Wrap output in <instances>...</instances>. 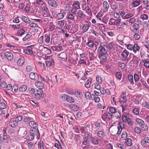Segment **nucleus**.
<instances>
[{"instance_id": "obj_1", "label": "nucleus", "mask_w": 149, "mask_h": 149, "mask_svg": "<svg viewBox=\"0 0 149 149\" xmlns=\"http://www.w3.org/2000/svg\"><path fill=\"white\" fill-rule=\"evenodd\" d=\"M106 44V42L102 43L100 44L99 48L97 50L99 54L101 56L105 55L107 53V51L104 47Z\"/></svg>"}, {"instance_id": "obj_2", "label": "nucleus", "mask_w": 149, "mask_h": 149, "mask_svg": "<svg viewBox=\"0 0 149 149\" xmlns=\"http://www.w3.org/2000/svg\"><path fill=\"white\" fill-rule=\"evenodd\" d=\"M129 114L128 113L125 112L122 114V119L124 123H127L129 125H131L132 124V122L129 117Z\"/></svg>"}, {"instance_id": "obj_3", "label": "nucleus", "mask_w": 149, "mask_h": 149, "mask_svg": "<svg viewBox=\"0 0 149 149\" xmlns=\"http://www.w3.org/2000/svg\"><path fill=\"white\" fill-rule=\"evenodd\" d=\"M133 27L134 28L133 32L135 33L133 36L134 37L139 36L140 37V36L139 35V30L140 28L139 25L137 24L134 23L133 25Z\"/></svg>"}, {"instance_id": "obj_4", "label": "nucleus", "mask_w": 149, "mask_h": 149, "mask_svg": "<svg viewBox=\"0 0 149 149\" xmlns=\"http://www.w3.org/2000/svg\"><path fill=\"white\" fill-rule=\"evenodd\" d=\"M40 48L42 50V52L45 55L50 54H51L52 52L51 49L47 47L41 46Z\"/></svg>"}, {"instance_id": "obj_5", "label": "nucleus", "mask_w": 149, "mask_h": 149, "mask_svg": "<svg viewBox=\"0 0 149 149\" xmlns=\"http://www.w3.org/2000/svg\"><path fill=\"white\" fill-rule=\"evenodd\" d=\"M30 133L34 136V137H36L37 139L40 138V133L38 130L35 129L34 130H31Z\"/></svg>"}, {"instance_id": "obj_6", "label": "nucleus", "mask_w": 149, "mask_h": 149, "mask_svg": "<svg viewBox=\"0 0 149 149\" xmlns=\"http://www.w3.org/2000/svg\"><path fill=\"white\" fill-rule=\"evenodd\" d=\"M43 92V91L41 90L38 91L37 93L35 95V97L38 100H39L40 97L44 98V95L42 93Z\"/></svg>"}, {"instance_id": "obj_7", "label": "nucleus", "mask_w": 149, "mask_h": 149, "mask_svg": "<svg viewBox=\"0 0 149 149\" xmlns=\"http://www.w3.org/2000/svg\"><path fill=\"white\" fill-rule=\"evenodd\" d=\"M60 13L56 15V17L58 19H60L63 18L64 15L66 14V12L64 10L61 9Z\"/></svg>"}, {"instance_id": "obj_8", "label": "nucleus", "mask_w": 149, "mask_h": 149, "mask_svg": "<svg viewBox=\"0 0 149 149\" xmlns=\"http://www.w3.org/2000/svg\"><path fill=\"white\" fill-rule=\"evenodd\" d=\"M112 115V114L109 112H108L107 113H104L102 116V119L104 121L107 119L109 120L111 118Z\"/></svg>"}, {"instance_id": "obj_9", "label": "nucleus", "mask_w": 149, "mask_h": 149, "mask_svg": "<svg viewBox=\"0 0 149 149\" xmlns=\"http://www.w3.org/2000/svg\"><path fill=\"white\" fill-rule=\"evenodd\" d=\"M102 14H101V13H99L96 15V17L100 21L103 20V22L104 23H106L107 22V21L106 20H105V19H108V17H103L102 19Z\"/></svg>"}, {"instance_id": "obj_10", "label": "nucleus", "mask_w": 149, "mask_h": 149, "mask_svg": "<svg viewBox=\"0 0 149 149\" xmlns=\"http://www.w3.org/2000/svg\"><path fill=\"white\" fill-rule=\"evenodd\" d=\"M86 17V15L81 10H79L77 13V17H79L81 19H84Z\"/></svg>"}, {"instance_id": "obj_11", "label": "nucleus", "mask_w": 149, "mask_h": 149, "mask_svg": "<svg viewBox=\"0 0 149 149\" xmlns=\"http://www.w3.org/2000/svg\"><path fill=\"white\" fill-rule=\"evenodd\" d=\"M8 141V138L5 135H0V143H2L3 142L7 143Z\"/></svg>"}, {"instance_id": "obj_12", "label": "nucleus", "mask_w": 149, "mask_h": 149, "mask_svg": "<svg viewBox=\"0 0 149 149\" xmlns=\"http://www.w3.org/2000/svg\"><path fill=\"white\" fill-rule=\"evenodd\" d=\"M6 57L9 60H11L13 58V55L12 53L10 52H6L4 53Z\"/></svg>"}, {"instance_id": "obj_13", "label": "nucleus", "mask_w": 149, "mask_h": 149, "mask_svg": "<svg viewBox=\"0 0 149 149\" xmlns=\"http://www.w3.org/2000/svg\"><path fill=\"white\" fill-rule=\"evenodd\" d=\"M30 78L33 80H37L39 79V76L38 74L36 73L31 72L29 74Z\"/></svg>"}, {"instance_id": "obj_14", "label": "nucleus", "mask_w": 149, "mask_h": 149, "mask_svg": "<svg viewBox=\"0 0 149 149\" xmlns=\"http://www.w3.org/2000/svg\"><path fill=\"white\" fill-rule=\"evenodd\" d=\"M91 142L94 145H97L99 143L100 140L96 136L92 137L91 139Z\"/></svg>"}, {"instance_id": "obj_15", "label": "nucleus", "mask_w": 149, "mask_h": 149, "mask_svg": "<svg viewBox=\"0 0 149 149\" xmlns=\"http://www.w3.org/2000/svg\"><path fill=\"white\" fill-rule=\"evenodd\" d=\"M148 143H149V138L148 137H145L141 141V145L143 147L146 146Z\"/></svg>"}, {"instance_id": "obj_16", "label": "nucleus", "mask_w": 149, "mask_h": 149, "mask_svg": "<svg viewBox=\"0 0 149 149\" xmlns=\"http://www.w3.org/2000/svg\"><path fill=\"white\" fill-rule=\"evenodd\" d=\"M69 107L74 111H77L79 109V106L75 104H71L69 105Z\"/></svg>"}, {"instance_id": "obj_17", "label": "nucleus", "mask_w": 149, "mask_h": 149, "mask_svg": "<svg viewBox=\"0 0 149 149\" xmlns=\"http://www.w3.org/2000/svg\"><path fill=\"white\" fill-rule=\"evenodd\" d=\"M29 125L30 127L36 129L38 126V124L36 122L34 121L31 120L29 123Z\"/></svg>"}, {"instance_id": "obj_18", "label": "nucleus", "mask_w": 149, "mask_h": 149, "mask_svg": "<svg viewBox=\"0 0 149 149\" xmlns=\"http://www.w3.org/2000/svg\"><path fill=\"white\" fill-rule=\"evenodd\" d=\"M35 85L37 88H39L40 90H41L44 86V85L43 83L39 81H36V82Z\"/></svg>"}, {"instance_id": "obj_19", "label": "nucleus", "mask_w": 149, "mask_h": 149, "mask_svg": "<svg viewBox=\"0 0 149 149\" xmlns=\"http://www.w3.org/2000/svg\"><path fill=\"white\" fill-rule=\"evenodd\" d=\"M59 58L63 61L66 60L67 58L66 54L64 52L61 53L59 54Z\"/></svg>"}, {"instance_id": "obj_20", "label": "nucleus", "mask_w": 149, "mask_h": 149, "mask_svg": "<svg viewBox=\"0 0 149 149\" xmlns=\"http://www.w3.org/2000/svg\"><path fill=\"white\" fill-rule=\"evenodd\" d=\"M92 81V79L90 77H88V78L87 80L86 81L85 84V86L87 88L90 87Z\"/></svg>"}, {"instance_id": "obj_21", "label": "nucleus", "mask_w": 149, "mask_h": 149, "mask_svg": "<svg viewBox=\"0 0 149 149\" xmlns=\"http://www.w3.org/2000/svg\"><path fill=\"white\" fill-rule=\"evenodd\" d=\"M9 125L11 127H14L17 125V123L15 119H13L9 122Z\"/></svg>"}, {"instance_id": "obj_22", "label": "nucleus", "mask_w": 149, "mask_h": 149, "mask_svg": "<svg viewBox=\"0 0 149 149\" xmlns=\"http://www.w3.org/2000/svg\"><path fill=\"white\" fill-rule=\"evenodd\" d=\"M119 127H120V128L119 127H118L117 128V129L118 130V131L117 133V134H119L121 132L122 130V129L124 127V124L122 122H119Z\"/></svg>"}, {"instance_id": "obj_23", "label": "nucleus", "mask_w": 149, "mask_h": 149, "mask_svg": "<svg viewBox=\"0 0 149 149\" xmlns=\"http://www.w3.org/2000/svg\"><path fill=\"white\" fill-rule=\"evenodd\" d=\"M24 63V58L23 57H20L17 61V64L20 66L22 65Z\"/></svg>"}, {"instance_id": "obj_24", "label": "nucleus", "mask_w": 149, "mask_h": 149, "mask_svg": "<svg viewBox=\"0 0 149 149\" xmlns=\"http://www.w3.org/2000/svg\"><path fill=\"white\" fill-rule=\"evenodd\" d=\"M42 10L44 12L46 13H48L49 12V10L47 8V5L45 3H44L42 5Z\"/></svg>"}, {"instance_id": "obj_25", "label": "nucleus", "mask_w": 149, "mask_h": 149, "mask_svg": "<svg viewBox=\"0 0 149 149\" xmlns=\"http://www.w3.org/2000/svg\"><path fill=\"white\" fill-rule=\"evenodd\" d=\"M89 27V24L88 22L86 24H84L83 25L82 27V29L84 32H86L88 30Z\"/></svg>"}, {"instance_id": "obj_26", "label": "nucleus", "mask_w": 149, "mask_h": 149, "mask_svg": "<svg viewBox=\"0 0 149 149\" xmlns=\"http://www.w3.org/2000/svg\"><path fill=\"white\" fill-rule=\"evenodd\" d=\"M48 3L49 5L54 7H56L57 6L56 1L52 0H49L48 1Z\"/></svg>"}, {"instance_id": "obj_27", "label": "nucleus", "mask_w": 149, "mask_h": 149, "mask_svg": "<svg viewBox=\"0 0 149 149\" xmlns=\"http://www.w3.org/2000/svg\"><path fill=\"white\" fill-rule=\"evenodd\" d=\"M117 21V19H115L112 17L110 19L109 24L111 25H116Z\"/></svg>"}, {"instance_id": "obj_28", "label": "nucleus", "mask_w": 149, "mask_h": 149, "mask_svg": "<svg viewBox=\"0 0 149 149\" xmlns=\"http://www.w3.org/2000/svg\"><path fill=\"white\" fill-rule=\"evenodd\" d=\"M94 53L95 52L94 51L89 52V57L90 60H93L94 59L95 57Z\"/></svg>"}, {"instance_id": "obj_29", "label": "nucleus", "mask_w": 149, "mask_h": 149, "mask_svg": "<svg viewBox=\"0 0 149 149\" xmlns=\"http://www.w3.org/2000/svg\"><path fill=\"white\" fill-rule=\"evenodd\" d=\"M103 7L105 10L107 11L109 8V6L107 1H104L103 3Z\"/></svg>"}, {"instance_id": "obj_30", "label": "nucleus", "mask_w": 149, "mask_h": 149, "mask_svg": "<svg viewBox=\"0 0 149 149\" xmlns=\"http://www.w3.org/2000/svg\"><path fill=\"white\" fill-rule=\"evenodd\" d=\"M110 7L111 9L114 11H116L117 9L118 8V6L115 2L114 3L111 4L110 5Z\"/></svg>"}, {"instance_id": "obj_31", "label": "nucleus", "mask_w": 149, "mask_h": 149, "mask_svg": "<svg viewBox=\"0 0 149 149\" xmlns=\"http://www.w3.org/2000/svg\"><path fill=\"white\" fill-rule=\"evenodd\" d=\"M129 54V52L126 50H124L121 53L122 56L124 58L127 57Z\"/></svg>"}, {"instance_id": "obj_32", "label": "nucleus", "mask_w": 149, "mask_h": 149, "mask_svg": "<svg viewBox=\"0 0 149 149\" xmlns=\"http://www.w3.org/2000/svg\"><path fill=\"white\" fill-rule=\"evenodd\" d=\"M65 100L70 103H72L74 101V99L72 97L68 95L66 96Z\"/></svg>"}, {"instance_id": "obj_33", "label": "nucleus", "mask_w": 149, "mask_h": 149, "mask_svg": "<svg viewBox=\"0 0 149 149\" xmlns=\"http://www.w3.org/2000/svg\"><path fill=\"white\" fill-rule=\"evenodd\" d=\"M114 44V43L113 42L109 43H106V44L105 45V47L108 49H110L113 47Z\"/></svg>"}, {"instance_id": "obj_34", "label": "nucleus", "mask_w": 149, "mask_h": 149, "mask_svg": "<svg viewBox=\"0 0 149 149\" xmlns=\"http://www.w3.org/2000/svg\"><path fill=\"white\" fill-rule=\"evenodd\" d=\"M73 6L77 9L80 8V5L78 1H75L73 4Z\"/></svg>"}, {"instance_id": "obj_35", "label": "nucleus", "mask_w": 149, "mask_h": 149, "mask_svg": "<svg viewBox=\"0 0 149 149\" xmlns=\"http://www.w3.org/2000/svg\"><path fill=\"white\" fill-rule=\"evenodd\" d=\"M67 18L69 19L74 20V16L72 13H69L67 15Z\"/></svg>"}, {"instance_id": "obj_36", "label": "nucleus", "mask_w": 149, "mask_h": 149, "mask_svg": "<svg viewBox=\"0 0 149 149\" xmlns=\"http://www.w3.org/2000/svg\"><path fill=\"white\" fill-rule=\"evenodd\" d=\"M93 97H92L91 100H94L96 102H98L100 101V98L98 97H96L94 94L92 95Z\"/></svg>"}, {"instance_id": "obj_37", "label": "nucleus", "mask_w": 149, "mask_h": 149, "mask_svg": "<svg viewBox=\"0 0 149 149\" xmlns=\"http://www.w3.org/2000/svg\"><path fill=\"white\" fill-rule=\"evenodd\" d=\"M22 19L24 22L27 24H30L31 22V21L29 18L25 16H22Z\"/></svg>"}, {"instance_id": "obj_38", "label": "nucleus", "mask_w": 149, "mask_h": 149, "mask_svg": "<svg viewBox=\"0 0 149 149\" xmlns=\"http://www.w3.org/2000/svg\"><path fill=\"white\" fill-rule=\"evenodd\" d=\"M27 86L25 85L22 86L19 88V91L21 93L24 92L27 89Z\"/></svg>"}, {"instance_id": "obj_39", "label": "nucleus", "mask_w": 149, "mask_h": 149, "mask_svg": "<svg viewBox=\"0 0 149 149\" xmlns=\"http://www.w3.org/2000/svg\"><path fill=\"white\" fill-rule=\"evenodd\" d=\"M140 1L138 0H136L133 1L132 3V6L134 7H136L140 5Z\"/></svg>"}, {"instance_id": "obj_40", "label": "nucleus", "mask_w": 149, "mask_h": 149, "mask_svg": "<svg viewBox=\"0 0 149 149\" xmlns=\"http://www.w3.org/2000/svg\"><path fill=\"white\" fill-rule=\"evenodd\" d=\"M121 24L122 25H125L126 24V23L124 21H122L121 19H117L116 25Z\"/></svg>"}, {"instance_id": "obj_41", "label": "nucleus", "mask_w": 149, "mask_h": 149, "mask_svg": "<svg viewBox=\"0 0 149 149\" xmlns=\"http://www.w3.org/2000/svg\"><path fill=\"white\" fill-rule=\"evenodd\" d=\"M7 105L4 102H0V109H4L6 108Z\"/></svg>"}, {"instance_id": "obj_42", "label": "nucleus", "mask_w": 149, "mask_h": 149, "mask_svg": "<svg viewBox=\"0 0 149 149\" xmlns=\"http://www.w3.org/2000/svg\"><path fill=\"white\" fill-rule=\"evenodd\" d=\"M142 104L143 107L149 109V102L147 101L143 102Z\"/></svg>"}, {"instance_id": "obj_43", "label": "nucleus", "mask_w": 149, "mask_h": 149, "mask_svg": "<svg viewBox=\"0 0 149 149\" xmlns=\"http://www.w3.org/2000/svg\"><path fill=\"white\" fill-rule=\"evenodd\" d=\"M25 32V30L23 29H21L18 30L17 33L18 36H21L22 35L24 34Z\"/></svg>"}, {"instance_id": "obj_44", "label": "nucleus", "mask_w": 149, "mask_h": 149, "mask_svg": "<svg viewBox=\"0 0 149 149\" xmlns=\"http://www.w3.org/2000/svg\"><path fill=\"white\" fill-rule=\"evenodd\" d=\"M96 81L98 83L101 84L102 83V80L100 76L99 75H97L96 76Z\"/></svg>"}, {"instance_id": "obj_45", "label": "nucleus", "mask_w": 149, "mask_h": 149, "mask_svg": "<svg viewBox=\"0 0 149 149\" xmlns=\"http://www.w3.org/2000/svg\"><path fill=\"white\" fill-rule=\"evenodd\" d=\"M142 62L144 63V66L146 68L149 67V61L145 60H143Z\"/></svg>"}, {"instance_id": "obj_46", "label": "nucleus", "mask_w": 149, "mask_h": 149, "mask_svg": "<svg viewBox=\"0 0 149 149\" xmlns=\"http://www.w3.org/2000/svg\"><path fill=\"white\" fill-rule=\"evenodd\" d=\"M125 142L128 146H131L132 145V140L131 139H127L125 140Z\"/></svg>"}, {"instance_id": "obj_47", "label": "nucleus", "mask_w": 149, "mask_h": 149, "mask_svg": "<svg viewBox=\"0 0 149 149\" xmlns=\"http://www.w3.org/2000/svg\"><path fill=\"white\" fill-rule=\"evenodd\" d=\"M133 15L131 13H128L126 14L123 17V19H125L129 18L130 17H133Z\"/></svg>"}, {"instance_id": "obj_48", "label": "nucleus", "mask_w": 149, "mask_h": 149, "mask_svg": "<svg viewBox=\"0 0 149 149\" xmlns=\"http://www.w3.org/2000/svg\"><path fill=\"white\" fill-rule=\"evenodd\" d=\"M140 18L143 20H147L148 18V16L146 14H143L140 15Z\"/></svg>"}, {"instance_id": "obj_49", "label": "nucleus", "mask_w": 149, "mask_h": 149, "mask_svg": "<svg viewBox=\"0 0 149 149\" xmlns=\"http://www.w3.org/2000/svg\"><path fill=\"white\" fill-rule=\"evenodd\" d=\"M49 61H46V64L47 67L50 66L52 64V62H54L52 58L49 59Z\"/></svg>"}, {"instance_id": "obj_50", "label": "nucleus", "mask_w": 149, "mask_h": 149, "mask_svg": "<svg viewBox=\"0 0 149 149\" xmlns=\"http://www.w3.org/2000/svg\"><path fill=\"white\" fill-rule=\"evenodd\" d=\"M25 52L26 54L28 55H31L33 53V52L32 49L29 47L26 49Z\"/></svg>"}, {"instance_id": "obj_51", "label": "nucleus", "mask_w": 149, "mask_h": 149, "mask_svg": "<svg viewBox=\"0 0 149 149\" xmlns=\"http://www.w3.org/2000/svg\"><path fill=\"white\" fill-rule=\"evenodd\" d=\"M41 79L43 81L47 82V83H49L50 81V79L47 76H46L45 77H40Z\"/></svg>"}, {"instance_id": "obj_52", "label": "nucleus", "mask_w": 149, "mask_h": 149, "mask_svg": "<svg viewBox=\"0 0 149 149\" xmlns=\"http://www.w3.org/2000/svg\"><path fill=\"white\" fill-rule=\"evenodd\" d=\"M98 136L101 138H103L105 136V134L102 132L99 131L97 133Z\"/></svg>"}, {"instance_id": "obj_53", "label": "nucleus", "mask_w": 149, "mask_h": 149, "mask_svg": "<svg viewBox=\"0 0 149 149\" xmlns=\"http://www.w3.org/2000/svg\"><path fill=\"white\" fill-rule=\"evenodd\" d=\"M133 50L135 52L139 50V47L137 44H134L133 45Z\"/></svg>"}, {"instance_id": "obj_54", "label": "nucleus", "mask_w": 149, "mask_h": 149, "mask_svg": "<svg viewBox=\"0 0 149 149\" xmlns=\"http://www.w3.org/2000/svg\"><path fill=\"white\" fill-rule=\"evenodd\" d=\"M141 129L143 131H146L148 129V127L146 125L143 124L141 125Z\"/></svg>"}, {"instance_id": "obj_55", "label": "nucleus", "mask_w": 149, "mask_h": 149, "mask_svg": "<svg viewBox=\"0 0 149 149\" xmlns=\"http://www.w3.org/2000/svg\"><path fill=\"white\" fill-rule=\"evenodd\" d=\"M118 65L119 67L122 69H124L125 66V64L121 61H119L118 63Z\"/></svg>"}, {"instance_id": "obj_56", "label": "nucleus", "mask_w": 149, "mask_h": 149, "mask_svg": "<svg viewBox=\"0 0 149 149\" xmlns=\"http://www.w3.org/2000/svg\"><path fill=\"white\" fill-rule=\"evenodd\" d=\"M128 79L130 82H132L133 84L134 83L133 76L132 75H128Z\"/></svg>"}, {"instance_id": "obj_57", "label": "nucleus", "mask_w": 149, "mask_h": 149, "mask_svg": "<svg viewBox=\"0 0 149 149\" xmlns=\"http://www.w3.org/2000/svg\"><path fill=\"white\" fill-rule=\"evenodd\" d=\"M117 145L118 147L122 149H125L126 148L125 145L121 143H118Z\"/></svg>"}, {"instance_id": "obj_58", "label": "nucleus", "mask_w": 149, "mask_h": 149, "mask_svg": "<svg viewBox=\"0 0 149 149\" xmlns=\"http://www.w3.org/2000/svg\"><path fill=\"white\" fill-rule=\"evenodd\" d=\"M149 24L148 22L146 21L144 22L143 23V28L144 29L147 30L148 28Z\"/></svg>"}, {"instance_id": "obj_59", "label": "nucleus", "mask_w": 149, "mask_h": 149, "mask_svg": "<svg viewBox=\"0 0 149 149\" xmlns=\"http://www.w3.org/2000/svg\"><path fill=\"white\" fill-rule=\"evenodd\" d=\"M99 83H95L94 84V86L95 88L98 90H100L101 86Z\"/></svg>"}, {"instance_id": "obj_60", "label": "nucleus", "mask_w": 149, "mask_h": 149, "mask_svg": "<svg viewBox=\"0 0 149 149\" xmlns=\"http://www.w3.org/2000/svg\"><path fill=\"white\" fill-rule=\"evenodd\" d=\"M85 11L88 14L91 13V10L88 6H86L84 8Z\"/></svg>"}, {"instance_id": "obj_61", "label": "nucleus", "mask_w": 149, "mask_h": 149, "mask_svg": "<svg viewBox=\"0 0 149 149\" xmlns=\"http://www.w3.org/2000/svg\"><path fill=\"white\" fill-rule=\"evenodd\" d=\"M85 96L88 99H92L91 94L89 92H86L85 93Z\"/></svg>"}, {"instance_id": "obj_62", "label": "nucleus", "mask_w": 149, "mask_h": 149, "mask_svg": "<svg viewBox=\"0 0 149 149\" xmlns=\"http://www.w3.org/2000/svg\"><path fill=\"white\" fill-rule=\"evenodd\" d=\"M114 115L115 117H116L117 119L120 118L121 116L120 113L119 111H117L115 112L114 113Z\"/></svg>"}, {"instance_id": "obj_63", "label": "nucleus", "mask_w": 149, "mask_h": 149, "mask_svg": "<svg viewBox=\"0 0 149 149\" xmlns=\"http://www.w3.org/2000/svg\"><path fill=\"white\" fill-rule=\"evenodd\" d=\"M18 89V87L16 85H14L12 89V91L13 93L15 92Z\"/></svg>"}, {"instance_id": "obj_64", "label": "nucleus", "mask_w": 149, "mask_h": 149, "mask_svg": "<svg viewBox=\"0 0 149 149\" xmlns=\"http://www.w3.org/2000/svg\"><path fill=\"white\" fill-rule=\"evenodd\" d=\"M34 138V136L30 133L27 137V139L29 141L32 140Z\"/></svg>"}]
</instances>
